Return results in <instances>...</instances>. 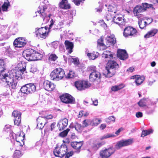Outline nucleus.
I'll return each instance as SVG.
<instances>
[{"mask_svg":"<svg viewBox=\"0 0 158 158\" xmlns=\"http://www.w3.org/2000/svg\"><path fill=\"white\" fill-rule=\"evenodd\" d=\"M19 77L20 69L17 67L13 70L10 71L7 73L1 74L0 78L6 82L9 87L15 89L17 83L14 81V78L18 79Z\"/></svg>","mask_w":158,"mask_h":158,"instance_id":"1","label":"nucleus"},{"mask_svg":"<svg viewBox=\"0 0 158 158\" xmlns=\"http://www.w3.org/2000/svg\"><path fill=\"white\" fill-rule=\"evenodd\" d=\"M23 57L28 61H36L41 60L43 56L42 52L39 53L32 49L24 50L23 52Z\"/></svg>","mask_w":158,"mask_h":158,"instance_id":"2","label":"nucleus"},{"mask_svg":"<svg viewBox=\"0 0 158 158\" xmlns=\"http://www.w3.org/2000/svg\"><path fill=\"white\" fill-rule=\"evenodd\" d=\"M108 61L106 66V74H105L107 77H111L114 75L115 73V69L118 67V64L114 60L111 59L106 60Z\"/></svg>","mask_w":158,"mask_h":158,"instance_id":"3","label":"nucleus"},{"mask_svg":"<svg viewBox=\"0 0 158 158\" xmlns=\"http://www.w3.org/2000/svg\"><path fill=\"white\" fill-rule=\"evenodd\" d=\"M50 30H48L47 27L36 28L35 33L38 39H45L48 36Z\"/></svg>","mask_w":158,"mask_h":158,"instance_id":"4","label":"nucleus"},{"mask_svg":"<svg viewBox=\"0 0 158 158\" xmlns=\"http://www.w3.org/2000/svg\"><path fill=\"white\" fill-rule=\"evenodd\" d=\"M115 151V149L112 147L101 150L99 152V158H109Z\"/></svg>","mask_w":158,"mask_h":158,"instance_id":"5","label":"nucleus"},{"mask_svg":"<svg viewBox=\"0 0 158 158\" xmlns=\"http://www.w3.org/2000/svg\"><path fill=\"white\" fill-rule=\"evenodd\" d=\"M67 151L66 146L65 145L63 144L60 147L56 146L53 152L56 156L62 157L65 155Z\"/></svg>","mask_w":158,"mask_h":158,"instance_id":"6","label":"nucleus"},{"mask_svg":"<svg viewBox=\"0 0 158 158\" xmlns=\"http://www.w3.org/2000/svg\"><path fill=\"white\" fill-rule=\"evenodd\" d=\"M138 34L136 30L131 27L125 28L123 33V36L126 38L132 37L136 36Z\"/></svg>","mask_w":158,"mask_h":158,"instance_id":"7","label":"nucleus"},{"mask_svg":"<svg viewBox=\"0 0 158 158\" xmlns=\"http://www.w3.org/2000/svg\"><path fill=\"white\" fill-rule=\"evenodd\" d=\"M46 9L45 6H41L39 8V10L36 14L38 13L40 16L43 19L45 23H46L50 18L51 15L49 14L48 16H47L46 13L45 12V10Z\"/></svg>","mask_w":158,"mask_h":158,"instance_id":"8","label":"nucleus"},{"mask_svg":"<svg viewBox=\"0 0 158 158\" xmlns=\"http://www.w3.org/2000/svg\"><path fill=\"white\" fill-rule=\"evenodd\" d=\"M90 84L88 81H79L75 83V85L77 89L82 90L89 87Z\"/></svg>","mask_w":158,"mask_h":158,"instance_id":"9","label":"nucleus"},{"mask_svg":"<svg viewBox=\"0 0 158 158\" xmlns=\"http://www.w3.org/2000/svg\"><path fill=\"white\" fill-rule=\"evenodd\" d=\"M61 101L65 103L74 104L75 103V100L70 95L66 94L60 97Z\"/></svg>","mask_w":158,"mask_h":158,"instance_id":"10","label":"nucleus"},{"mask_svg":"<svg viewBox=\"0 0 158 158\" xmlns=\"http://www.w3.org/2000/svg\"><path fill=\"white\" fill-rule=\"evenodd\" d=\"M133 142V141L132 139L121 140L117 143L115 147L116 149H118L122 147L130 145Z\"/></svg>","mask_w":158,"mask_h":158,"instance_id":"11","label":"nucleus"},{"mask_svg":"<svg viewBox=\"0 0 158 158\" xmlns=\"http://www.w3.org/2000/svg\"><path fill=\"white\" fill-rule=\"evenodd\" d=\"M105 41L107 45V47L113 45L116 42L114 35H108L106 38Z\"/></svg>","mask_w":158,"mask_h":158,"instance_id":"12","label":"nucleus"},{"mask_svg":"<svg viewBox=\"0 0 158 158\" xmlns=\"http://www.w3.org/2000/svg\"><path fill=\"white\" fill-rule=\"evenodd\" d=\"M56 85L53 83L48 81H45L43 83V87L46 90L48 91H52L53 90Z\"/></svg>","mask_w":158,"mask_h":158,"instance_id":"13","label":"nucleus"},{"mask_svg":"<svg viewBox=\"0 0 158 158\" xmlns=\"http://www.w3.org/2000/svg\"><path fill=\"white\" fill-rule=\"evenodd\" d=\"M37 125V128L39 129H42L47 123L46 118L43 117H39L36 120Z\"/></svg>","mask_w":158,"mask_h":158,"instance_id":"14","label":"nucleus"},{"mask_svg":"<svg viewBox=\"0 0 158 158\" xmlns=\"http://www.w3.org/2000/svg\"><path fill=\"white\" fill-rule=\"evenodd\" d=\"M113 21L120 27L125 25V21L123 17H120L118 15H116L113 17Z\"/></svg>","mask_w":158,"mask_h":158,"instance_id":"15","label":"nucleus"},{"mask_svg":"<svg viewBox=\"0 0 158 158\" xmlns=\"http://www.w3.org/2000/svg\"><path fill=\"white\" fill-rule=\"evenodd\" d=\"M101 77V74L98 71L92 72L89 75V79L90 81H94L95 80H100Z\"/></svg>","mask_w":158,"mask_h":158,"instance_id":"16","label":"nucleus"},{"mask_svg":"<svg viewBox=\"0 0 158 158\" xmlns=\"http://www.w3.org/2000/svg\"><path fill=\"white\" fill-rule=\"evenodd\" d=\"M131 79H135V82L137 86L141 85L144 81L145 78L144 76L139 75H135L132 76Z\"/></svg>","mask_w":158,"mask_h":158,"instance_id":"17","label":"nucleus"},{"mask_svg":"<svg viewBox=\"0 0 158 158\" xmlns=\"http://www.w3.org/2000/svg\"><path fill=\"white\" fill-rule=\"evenodd\" d=\"M117 56L118 57L122 60H125L128 57V55L125 50L118 49L117 52Z\"/></svg>","mask_w":158,"mask_h":158,"instance_id":"18","label":"nucleus"},{"mask_svg":"<svg viewBox=\"0 0 158 158\" xmlns=\"http://www.w3.org/2000/svg\"><path fill=\"white\" fill-rule=\"evenodd\" d=\"M85 54L88 57L90 60H94L97 58L99 55V53L96 52H93L92 53L89 52L88 49H86L85 52Z\"/></svg>","mask_w":158,"mask_h":158,"instance_id":"19","label":"nucleus"},{"mask_svg":"<svg viewBox=\"0 0 158 158\" xmlns=\"http://www.w3.org/2000/svg\"><path fill=\"white\" fill-rule=\"evenodd\" d=\"M68 119L64 118L60 121L57 126L58 127L60 130H63L68 125Z\"/></svg>","mask_w":158,"mask_h":158,"instance_id":"20","label":"nucleus"},{"mask_svg":"<svg viewBox=\"0 0 158 158\" xmlns=\"http://www.w3.org/2000/svg\"><path fill=\"white\" fill-rule=\"evenodd\" d=\"M12 115L15 118L14 119L15 125L17 126H19L20 124V120H19L20 118V112L15 110L13 112Z\"/></svg>","mask_w":158,"mask_h":158,"instance_id":"21","label":"nucleus"},{"mask_svg":"<svg viewBox=\"0 0 158 158\" xmlns=\"http://www.w3.org/2000/svg\"><path fill=\"white\" fill-rule=\"evenodd\" d=\"M54 22L52 19H51L50 21V24L49 25V28L50 29L52 26H54L53 29H57L58 28H60L61 26L63 25V23L61 22H56L55 24H54Z\"/></svg>","mask_w":158,"mask_h":158,"instance_id":"22","label":"nucleus"},{"mask_svg":"<svg viewBox=\"0 0 158 158\" xmlns=\"http://www.w3.org/2000/svg\"><path fill=\"white\" fill-rule=\"evenodd\" d=\"M64 44L66 49L68 51V53H71L73 52V43L72 42L66 40L65 41Z\"/></svg>","mask_w":158,"mask_h":158,"instance_id":"23","label":"nucleus"},{"mask_svg":"<svg viewBox=\"0 0 158 158\" xmlns=\"http://www.w3.org/2000/svg\"><path fill=\"white\" fill-rule=\"evenodd\" d=\"M59 7L64 9L70 8V5L68 3L67 0H62L59 4Z\"/></svg>","mask_w":158,"mask_h":158,"instance_id":"24","label":"nucleus"},{"mask_svg":"<svg viewBox=\"0 0 158 158\" xmlns=\"http://www.w3.org/2000/svg\"><path fill=\"white\" fill-rule=\"evenodd\" d=\"M158 30L156 29H153L149 31L144 36L145 38H148L154 36L158 32Z\"/></svg>","mask_w":158,"mask_h":158,"instance_id":"25","label":"nucleus"},{"mask_svg":"<svg viewBox=\"0 0 158 158\" xmlns=\"http://www.w3.org/2000/svg\"><path fill=\"white\" fill-rule=\"evenodd\" d=\"M144 12L142 6L137 5L135 7L134 10V13L136 16L138 15L140 13Z\"/></svg>","mask_w":158,"mask_h":158,"instance_id":"26","label":"nucleus"},{"mask_svg":"<svg viewBox=\"0 0 158 158\" xmlns=\"http://www.w3.org/2000/svg\"><path fill=\"white\" fill-rule=\"evenodd\" d=\"M102 57L104 59L107 60L113 59V55L110 51H104L102 54Z\"/></svg>","mask_w":158,"mask_h":158,"instance_id":"27","label":"nucleus"},{"mask_svg":"<svg viewBox=\"0 0 158 158\" xmlns=\"http://www.w3.org/2000/svg\"><path fill=\"white\" fill-rule=\"evenodd\" d=\"M149 101V99L147 98H143L140 100L138 102L139 106L141 107H143L147 106V103Z\"/></svg>","mask_w":158,"mask_h":158,"instance_id":"28","label":"nucleus"},{"mask_svg":"<svg viewBox=\"0 0 158 158\" xmlns=\"http://www.w3.org/2000/svg\"><path fill=\"white\" fill-rule=\"evenodd\" d=\"M71 146L75 149L78 150L80 149L83 143L81 142H73L71 143Z\"/></svg>","mask_w":158,"mask_h":158,"instance_id":"29","label":"nucleus"},{"mask_svg":"<svg viewBox=\"0 0 158 158\" xmlns=\"http://www.w3.org/2000/svg\"><path fill=\"white\" fill-rule=\"evenodd\" d=\"M50 77L51 80L57 81L60 80L59 76H58L56 69L52 71L50 74Z\"/></svg>","mask_w":158,"mask_h":158,"instance_id":"30","label":"nucleus"},{"mask_svg":"<svg viewBox=\"0 0 158 158\" xmlns=\"http://www.w3.org/2000/svg\"><path fill=\"white\" fill-rule=\"evenodd\" d=\"M28 87V94L30 93H32L34 92L36 90V86L33 84H27Z\"/></svg>","mask_w":158,"mask_h":158,"instance_id":"31","label":"nucleus"},{"mask_svg":"<svg viewBox=\"0 0 158 158\" xmlns=\"http://www.w3.org/2000/svg\"><path fill=\"white\" fill-rule=\"evenodd\" d=\"M108 9V11L113 12L114 13H116L118 10L116 5L113 3L109 6Z\"/></svg>","mask_w":158,"mask_h":158,"instance_id":"32","label":"nucleus"},{"mask_svg":"<svg viewBox=\"0 0 158 158\" xmlns=\"http://www.w3.org/2000/svg\"><path fill=\"white\" fill-rule=\"evenodd\" d=\"M56 72H57L58 76L59 77L60 80L62 79L65 74L64 70L60 68H56Z\"/></svg>","mask_w":158,"mask_h":158,"instance_id":"33","label":"nucleus"},{"mask_svg":"<svg viewBox=\"0 0 158 158\" xmlns=\"http://www.w3.org/2000/svg\"><path fill=\"white\" fill-rule=\"evenodd\" d=\"M138 23L139 27L141 29L145 28L148 25L146 23L145 21H144L143 18H141L139 19Z\"/></svg>","mask_w":158,"mask_h":158,"instance_id":"34","label":"nucleus"},{"mask_svg":"<svg viewBox=\"0 0 158 158\" xmlns=\"http://www.w3.org/2000/svg\"><path fill=\"white\" fill-rule=\"evenodd\" d=\"M125 87V85L121 84L118 85L113 86L111 88V89L113 91H116L123 89Z\"/></svg>","mask_w":158,"mask_h":158,"instance_id":"35","label":"nucleus"},{"mask_svg":"<svg viewBox=\"0 0 158 158\" xmlns=\"http://www.w3.org/2000/svg\"><path fill=\"white\" fill-rule=\"evenodd\" d=\"M101 122L100 119L97 118H94L92 120H91V125L92 126H97Z\"/></svg>","mask_w":158,"mask_h":158,"instance_id":"36","label":"nucleus"},{"mask_svg":"<svg viewBox=\"0 0 158 158\" xmlns=\"http://www.w3.org/2000/svg\"><path fill=\"white\" fill-rule=\"evenodd\" d=\"M142 5L144 11L146 10L147 9L150 8H151L152 10L155 9L152 5L151 4H148L147 3H143Z\"/></svg>","mask_w":158,"mask_h":158,"instance_id":"37","label":"nucleus"},{"mask_svg":"<svg viewBox=\"0 0 158 158\" xmlns=\"http://www.w3.org/2000/svg\"><path fill=\"white\" fill-rule=\"evenodd\" d=\"M10 6V2L8 0H5L2 6V8L3 11H7L8 8Z\"/></svg>","mask_w":158,"mask_h":158,"instance_id":"38","label":"nucleus"},{"mask_svg":"<svg viewBox=\"0 0 158 158\" xmlns=\"http://www.w3.org/2000/svg\"><path fill=\"white\" fill-rule=\"evenodd\" d=\"M74 127L76 130L78 132L81 131L83 128L82 126L80 124L77 122L75 123Z\"/></svg>","mask_w":158,"mask_h":158,"instance_id":"39","label":"nucleus"},{"mask_svg":"<svg viewBox=\"0 0 158 158\" xmlns=\"http://www.w3.org/2000/svg\"><path fill=\"white\" fill-rule=\"evenodd\" d=\"M5 69V64L3 60L0 59V73H3Z\"/></svg>","mask_w":158,"mask_h":158,"instance_id":"40","label":"nucleus"},{"mask_svg":"<svg viewBox=\"0 0 158 158\" xmlns=\"http://www.w3.org/2000/svg\"><path fill=\"white\" fill-rule=\"evenodd\" d=\"M153 130L152 129L147 130H143L142 131L141 136L143 137L146 135L152 133L153 132Z\"/></svg>","mask_w":158,"mask_h":158,"instance_id":"41","label":"nucleus"},{"mask_svg":"<svg viewBox=\"0 0 158 158\" xmlns=\"http://www.w3.org/2000/svg\"><path fill=\"white\" fill-rule=\"evenodd\" d=\"M28 87L27 84H26L22 87L20 88V91L23 94H28Z\"/></svg>","mask_w":158,"mask_h":158,"instance_id":"42","label":"nucleus"},{"mask_svg":"<svg viewBox=\"0 0 158 158\" xmlns=\"http://www.w3.org/2000/svg\"><path fill=\"white\" fill-rule=\"evenodd\" d=\"M22 68L21 69V67H20V75L21 73L23 74L24 73H27L26 71V63L25 62H22Z\"/></svg>","mask_w":158,"mask_h":158,"instance_id":"43","label":"nucleus"},{"mask_svg":"<svg viewBox=\"0 0 158 158\" xmlns=\"http://www.w3.org/2000/svg\"><path fill=\"white\" fill-rule=\"evenodd\" d=\"M91 120L89 119H85L82 122V126L83 127H86L91 125Z\"/></svg>","mask_w":158,"mask_h":158,"instance_id":"44","label":"nucleus"},{"mask_svg":"<svg viewBox=\"0 0 158 158\" xmlns=\"http://www.w3.org/2000/svg\"><path fill=\"white\" fill-rule=\"evenodd\" d=\"M19 37L15 39L13 43L14 47L15 48H20V40Z\"/></svg>","mask_w":158,"mask_h":158,"instance_id":"45","label":"nucleus"},{"mask_svg":"<svg viewBox=\"0 0 158 158\" xmlns=\"http://www.w3.org/2000/svg\"><path fill=\"white\" fill-rule=\"evenodd\" d=\"M115 136V135L114 134H105L103 136H101L100 138V139L101 140H103L104 139H107L109 138Z\"/></svg>","mask_w":158,"mask_h":158,"instance_id":"46","label":"nucleus"},{"mask_svg":"<svg viewBox=\"0 0 158 158\" xmlns=\"http://www.w3.org/2000/svg\"><path fill=\"white\" fill-rule=\"evenodd\" d=\"M102 145L101 143H95L92 145V147L94 150H97Z\"/></svg>","mask_w":158,"mask_h":158,"instance_id":"47","label":"nucleus"},{"mask_svg":"<svg viewBox=\"0 0 158 158\" xmlns=\"http://www.w3.org/2000/svg\"><path fill=\"white\" fill-rule=\"evenodd\" d=\"M143 19L144 21H145L148 25L151 23L153 21V19L151 18L145 17Z\"/></svg>","mask_w":158,"mask_h":158,"instance_id":"48","label":"nucleus"},{"mask_svg":"<svg viewBox=\"0 0 158 158\" xmlns=\"http://www.w3.org/2000/svg\"><path fill=\"white\" fill-rule=\"evenodd\" d=\"M115 120V118L113 116H110L106 119V121L108 123L111 122H114Z\"/></svg>","mask_w":158,"mask_h":158,"instance_id":"49","label":"nucleus"},{"mask_svg":"<svg viewBox=\"0 0 158 158\" xmlns=\"http://www.w3.org/2000/svg\"><path fill=\"white\" fill-rule=\"evenodd\" d=\"M11 125H6L5 126L4 128L3 131L6 132H10L11 131Z\"/></svg>","mask_w":158,"mask_h":158,"instance_id":"50","label":"nucleus"},{"mask_svg":"<svg viewBox=\"0 0 158 158\" xmlns=\"http://www.w3.org/2000/svg\"><path fill=\"white\" fill-rule=\"evenodd\" d=\"M58 58V57L55 54H51L49 57V59L51 61H55Z\"/></svg>","mask_w":158,"mask_h":158,"instance_id":"51","label":"nucleus"},{"mask_svg":"<svg viewBox=\"0 0 158 158\" xmlns=\"http://www.w3.org/2000/svg\"><path fill=\"white\" fill-rule=\"evenodd\" d=\"M104 39V38L103 37H101L98 41V44L100 46H105V44L103 42Z\"/></svg>","mask_w":158,"mask_h":158,"instance_id":"52","label":"nucleus"},{"mask_svg":"<svg viewBox=\"0 0 158 158\" xmlns=\"http://www.w3.org/2000/svg\"><path fill=\"white\" fill-rule=\"evenodd\" d=\"M69 130V129H67L66 130L61 132L60 134V136L61 137H64L66 136Z\"/></svg>","mask_w":158,"mask_h":158,"instance_id":"53","label":"nucleus"},{"mask_svg":"<svg viewBox=\"0 0 158 158\" xmlns=\"http://www.w3.org/2000/svg\"><path fill=\"white\" fill-rule=\"evenodd\" d=\"M27 42V41L25 38L20 37V48L25 45Z\"/></svg>","mask_w":158,"mask_h":158,"instance_id":"54","label":"nucleus"},{"mask_svg":"<svg viewBox=\"0 0 158 158\" xmlns=\"http://www.w3.org/2000/svg\"><path fill=\"white\" fill-rule=\"evenodd\" d=\"M21 136L22 137L23 139H22V143H20V146H23L24 144V142L25 140V134L23 131H22L21 132L20 131V137Z\"/></svg>","mask_w":158,"mask_h":158,"instance_id":"55","label":"nucleus"},{"mask_svg":"<svg viewBox=\"0 0 158 158\" xmlns=\"http://www.w3.org/2000/svg\"><path fill=\"white\" fill-rule=\"evenodd\" d=\"M20 154V151L18 150H16L14 153L13 158H19Z\"/></svg>","mask_w":158,"mask_h":158,"instance_id":"56","label":"nucleus"},{"mask_svg":"<svg viewBox=\"0 0 158 158\" xmlns=\"http://www.w3.org/2000/svg\"><path fill=\"white\" fill-rule=\"evenodd\" d=\"M88 70L89 72H92L96 71V68L94 66H89L88 68Z\"/></svg>","mask_w":158,"mask_h":158,"instance_id":"57","label":"nucleus"},{"mask_svg":"<svg viewBox=\"0 0 158 158\" xmlns=\"http://www.w3.org/2000/svg\"><path fill=\"white\" fill-rule=\"evenodd\" d=\"M99 23H100V25L103 27L105 29H107V25L103 20H100Z\"/></svg>","mask_w":158,"mask_h":158,"instance_id":"58","label":"nucleus"},{"mask_svg":"<svg viewBox=\"0 0 158 158\" xmlns=\"http://www.w3.org/2000/svg\"><path fill=\"white\" fill-rule=\"evenodd\" d=\"M75 75L74 72L72 71H70L68 73L67 77L68 78H73Z\"/></svg>","mask_w":158,"mask_h":158,"instance_id":"59","label":"nucleus"},{"mask_svg":"<svg viewBox=\"0 0 158 158\" xmlns=\"http://www.w3.org/2000/svg\"><path fill=\"white\" fill-rule=\"evenodd\" d=\"M85 0H73V2L77 6L79 5L81 2H82Z\"/></svg>","mask_w":158,"mask_h":158,"instance_id":"60","label":"nucleus"},{"mask_svg":"<svg viewBox=\"0 0 158 158\" xmlns=\"http://www.w3.org/2000/svg\"><path fill=\"white\" fill-rule=\"evenodd\" d=\"M92 102H93V104L95 106H97L98 105V100L97 99H91Z\"/></svg>","mask_w":158,"mask_h":158,"instance_id":"61","label":"nucleus"},{"mask_svg":"<svg viewBox=\"0 0 158 158\" xmlns=\"http://www.w3.org/2000/svg\"><path fill=\"white\" fill-rule=\"evenodd\" d=\"M44 118H46V120L47 121L48 119H51L53 118V116L52 114L47 115L46 116L43 117Z\"/></svg>","mask_w":158,"mask_h":158,"instance_id":"62","label":"nucleus"},{"mask_svg":"<svg viewBox=\"0 0 158 158\" xmlns=\"http://www.w3.org/2000/svg\"><path fill=\"white\" fill-rule=\"evenodd\" d=\"M135 115L138 118H141L143 116V113L141 112H139L136 113Z\"/></svg>","mask_w":158,"mask_h":158,"instance_id":"63","label":"nucleus"},{"mask_svg":"<svg viewBox=\"0 0 158 158\" xmlns=\"http://www.w3.org/2000/svg\"><path fill=\"white\" fill-rule=\"evenodd\" d=\"M65 158H69L70 156H72L73 154V152H70L65 154Z\"/></svg>","mask_w":158,"mask_h":158,"instance_id":"64","label":"nucleus"}]
</instances>
